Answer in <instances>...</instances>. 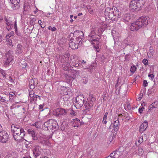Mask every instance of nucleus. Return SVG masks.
<instances>
[{
    "instance_id": "51",
    "label": "nucleus",
    "mask_w": 158,
    "mask_h": 158,
    "mask_svg": "<svg viewBox=\"0 0 158 158\" xmlns=\"http://www.w3.org/2000/svg\"><path fill=\"white\" fill-rule=\"evenodd\" d=\"M75 113L76 112L73 110H71L70 111V114L72 115L75 116L76 115Z\"/></svg>"
},
{
    "instance_id": "58",
    "label": "nucleus",
    "mask_w": 158,
    "mask_h": 158,
    "mask_svg": "<svg viewBox=\"0 0 158 158\" xmlns=\"http://www.w3.org/2000/svg\"><path fill=\"white\" fill-rule=\"evenodd\" d=\"M97 45H98V46H96H96H94V48H95V49H96V50H97V51L98 52H99V47L98 46V44H97Z\"/></svg>"
},
{
    "instance_id": "39",
    "label": "nucleus",
    "mask_w": 158,
    "mask_h": 158,
    "mask_svg": "<svg viewBox=\"0 0 158 158\" xmlns=\"http://www.w3.org/2000/svg\"><path fill=\"white\" fill-rule=\"evenodd\" d=\"M0 73L2 75L3 77H6V73L5 71L2 69H1Z\"/></svg>"
},
{
    "instance_id": "4",
    "label": "nucleus",
    "mask_w": 158,
    "mask_h": 158,
    "mask_svg": "<svg viewBox=\"0 0 158 158\" xmlns=\"http://www.w3.org/2000/svg\"><path fill=\"white\" fill-rule=\"evenodd\" d=\"M144 2L143 0H133L130 2L129 9L132 11H137L143 6Z\"/></svg>"
},
{
    "instance_id": "28",
    "label": "nucleus",
    "mask_w": 158,
    "mask_h": 158,
    "mask_svg": "<svg viewBox=\"0 0 158 158\" xmlns=\"http://www.w3.org/2000/svg\"><path fill=\"white\" fill-rule=\"evenodd\" d=\"M94 102L91 101L89 100H88V101L87 102V104L88 106H85V105H84V106H85V108H86V109H89V107H92L93 105H94Z\"/></svg>"
},
{
    "instance_id": "9",
    "label": "nucleus",
    "mask_w": 158,
    "mask_h": 158,
    "mask_svg": "<svg viewBox=\"0 0 158 158\" xmlns=\"http://www.w3.org/2000/svg\"><path fill=\"white\" fill-rule=\"evenodd\" d=\"M69 55L68 54H65L61 57L60 61L61 63L65 64L67 68H65L64 70H67L68 68L70 67V64L69 63Z\"/></svg>"
},
{
    "instance_id": "38",
    "label": "nucleus",
    "mask_w": 158,
    "mask_h": 158,
    "mask_svg": "<svg viewBox=\"0 0 158 158\" xmlns=\"http://www.w3.org/2000/svg\"><path fill=\"white\" fill-rule=\"evenodd\" d=\"M29 96L31 98H32L34 96V93L32 90H31L30 91L29 90Z\"/></svg>"
},
{
    "instance_id": "32",
    "label": "nucleus",
    "mask_w": 158,
    "mask_h": 158,
    "mask_svg": "<svg viewBox=\"0 0 158 158\" xmlns=\"http://www.w3.org/2000/svg\"><path fill=\"white\" fill-rule=\"evenodd\" d=\"M88 100L94 102L95 101L96 99L94 95L91 94L89 95V98H88Z\"/></svg>"
},
{
    "instance_id": "6",
    "label": "nucleus",
    "mask_w": 158,
    "mask_h": 158,
    "mask_svg": "<svg viewBox=\"0 0 158 158\" xmlns=\"http://www.w3.org/2000/svg\"><path fill=\"white\" fill-rule=\"evenodd\" d=\"M57 124V122L55 120L51 119L44 123V127L49 130L56 128Z\"/></svg>"
},
{
    "instance_id": "46",
    "label": "nucleus",
    "mask_w": 158,
    "mask_h": 158,
    "mask_svg": "<svg viewBox=\"0 0 158 158\" xmlns=\"http://www.w3.org/2000/svg\"><path fill=\"white\" fill-rule=\"evenodd\" d=\"M113 140V137L112 136H110L108 139V140L107 141V143H110Z\"/></svg>"
},
{
    "instance_id": "27",
    "label": "nucleus",
    "mask_w": 158,
    "mask_h": 158,
    "mask_svg": "<svg viewBox=\"0 0 158 158\" xmlns=\"http://www.w3.org/2000/svg\"><path fill=\"white\" fill-rule=\"evenodd\" d=\"M78 32H79L80 33H81L82 34V35H81L79 36L77 38H76L77 43H78L80 44V43L81 42L82 39L83 38L84 34L81 31H78Z\"/></svg>"
},
{
    "instance_id": "43",
    "label": "nucleus",
    "mask_w": 158,
    "mask_h": 158,
    "mask_svg": "<svg viewBox=\"0 0 158 158\" xmlns=\"http://www.w3.org/2000/svg\"><path fill=\"white\" fill-rule=\"evenodd\" d=\"M48 29L51 30L52 31H54L56 30V28L55 27H52L50 26L48 27Z\"/></svg>"
},
{
    "instance_id": "63",
    "label": "nucleus",
    "mask_w": 158,
    "mask_h": 158,
    "mask_svg": "<svg viewBox=\"0 0 158 158\" xmlns=\"http://www.w3.org/2000/svg\"><path fill=\"white\" fill-rule=\"evenodd\" d=\"M150 50H151V51H150V52L152 53H153V48H150Z\"/></svg>"
},
{
    "instance_id": "61",
    "label": "nucleus",
    "mask_w": 158,
    "mask_h": 158,
    "mask_svg": "<svg viewBox=\"0 0 158 158\" xmlns=\"http://www.w3.org/2000/svg\"><path fill=\"white\" fill-rule=\"evenodd\" d=\"M73 43V39H70V40H69V46L70 45V44H71V43Z\"/></svg>"
},
{
    "instance_id": "55",
    "label": "nucleus",
    "mask_w": 158,
    "mask_h": 158,
    "mask_svg": "<svg viewBox=\"0 0 158 158\" xmlns=\"http://www.w3.org/2000/svg\"><path fill=\"white\" fill-rule=\"evenodd\" d=\"M8 34L11 37L14 35V31H12L10 32L9 34Z\"/></svg>"
},
{
    "instance_id": "59",
    "label": "nucleus",
    "mask_w": 158,
    "mask_h": 158,
    "mask_svg": "<svg viewBox=\"0 0 158 158\" xmlns=\"http://www.w3.org/2000/svg\"><path fill=\"white\" fill-rule=\"evenodd\" d=\"M44 106L42 105H40L39 106V109H42L43 108Z\"/></svg>"
},
{
    "instance_id": "35",
    "label": "nucleus",
    "mask_w": 158,
    "mask_h": 158,
    "mask_svg": "<svg viewBox=\"0 0 158 158\" xmlns=\"http://www.w3.org/2000/svg\"><path fill=\"white\" fill-rule=\"evenodd\" d=\"M27 66V63H24L23 64H22L21 65V67L22 68V69H23V71H26V67Z\"/></svg>"
},
{
    "instance_id": "50",
    "label": "nucleus",
    "mask_w": 158,
    "mask_h": 158,
    "mask_svg": "<svg viewBox=\"0 0 158 158\" xmlns=\"http://www.w3.org/2000/svg\"><path fill=\"white\" fill-rule=\"evenodd\" d=\"M87 9L90 13H91V14L93 13V10L92 8H91L89 7V8L88 7Z\"/></svg>"
},
{
    "instance_id": "57",
    "label": "nucleus",
    "mask_w": 158,
    "mask_h": 158,
    "mask_svg": "<svg viewBox=\"0 0 158 158\" xmlns=\"http://www.w3.org/2000/svg\"><path fill=\"white\" fill-rule=\"evenodd\" d=\"M10 37V36L8 34L7 35L6 37V40H10L9 38Z\"/></svg>"
},
{
    "instance_id": "18",
    "label": "nucleus",
    "mask_w": 158,
    "mask_h": 158,
    "mask_svg": "<svg viewBox=\"0 0 158 158\" xmlns=\"http://www.w3.org/2000/svg\"><path fill=\"white\" fill-rule=\"evenodd\" d=\"M30 88L31 89H33L35 88V85L37 84L36 78L31 79L29 81Z\"/></svg>"
},
{
    "instance_id": "5",
    "label": "nucleus",
    "mask_w": 158,
    "mask_h": 158,
    "mask_svg": "<svg viewBox=\"0 0 158 158\" xmlns=\"http://www.w3.org/2000/svg\"><path fill=\"white\" fill-rule=\"evenodd\" d=\"M118 10L114 11L111 8L107 7L105 11V15L106 17L111 19H114V17L116 16L117 13H118Z\"/></svg>"
},
{
    "instance_id": "14",
    "label": "nucleus",
    "mask_w": 158,
    "mask_h": 158,
    "mask_svg": "<svg viewBox=\"0 0 158 158\" xmlns=\"http://www.w3.org/2000/svg\"><path fill=\"white\" fill-rule=\"evenodd\" d=\"M112 124H111L112 125ZM119 121L118 118H115L114 120V123L113 126L114 127V129L115 131H117L119 127Z\"/></svg>"
},
{
    "instance_id": "2",
    "label": "nucleus",
    "mask_w": 158,
    "mask_h": 158,
    "mask_svg": "<svg viewBox=\"0 0 158 158\" xmlns=\"http://www.w3.org/2000/svg\"><path fill=\"white\" fill-rule=\"evenodd\" d=\"M150 18L146 16L140 17L137 21L131 23L130 29L132 31H136L142 27H145L148 23Z\"/></svg>"
},
{
    "instance_id": "25",
    "label": "nucleus",
    "mask_w": 158,
    "mask_h": 158,
    "mask_svg": "<svg viewBox=\"0 0 158 158\" xmlns=\"http://www.w3.org/2000/svg\"><path fill=\"white\" fill-rule=\"evenodd\" d=\"M38 139L37 140H38L39 141L42 143H45L46 140V139L45 138V136L41 135V136H40V137H38Z\"/></svg>"
},
{
    "instance_id": "10",
    "label": "nucleus",
    "mask_w": 158,
    "mask_h": 158,
    "mask_svg": "<svg viewBox=\"0 0 158 158\" xmlns=\"http://www.w3.org/2000/svg\"><path fill=\"white\" fill-rule=\"evenodd\" d=\"M9 136L8 133L5 131H0V141L2 143H5L9 139Z\"/></svg>"
},
{
    "instance_id": "29",
    "label": "nucleus",
    "mask_w": 158,
    "mask_h": 158,
    "mask_svg": "<svg viewBox=\"0 0 158 158\" xmlns=\"http://www.w3.org/2000/svg\"><path fill=\"white\" fill-rule=\"evenodd\" d=\"M77 44V42L76 43L73 42V43L70 44L69 47L73 49H77L78 48Z\"/></svg>"
},
{
    "instance_id": "26",
    "label": "nucleus",
    "mask_w": 158,
    "mask_h": 158,
    "mask_svg": "<svg viewBox=\"0 0 158 158\" xmlns=\"http://www.w3.org/2000/svg\"><path fill=\"white\" fill-rule=\"evenodd\" d=\"M157 102H153L151 105H150L148 107V109L149 110H152L154 109L157 108V104H156Z\"/></svg>"
},
{
    "instance_id": "60",
    "label": "nucleus",
    "mask_w": 158,
    "mask_h": 158,
    "mask_svg": "<svg viewBox=\"0 0 158 158\" xmlns=\"http://www.w3.org/2000/svg\"><path fill=\"white\" fill-rule=\"evenodd\" d=\"M15 31H17V24H16V22H15Z\"/></svg>"
},
{
    "instance_id": "22",
    "label": "nucleus",
    "mask_w": 158,
    "mask_h": 158,
    "mask_svg": "<svg viewBox=\"0 0 158 158\" xmlns=\"http://www.w3.org/2000/svg\"><path fill=\"white\" fill-rule=\"evenodd\" d=\"M5 20L6 22V28L8 31H9L12 28L13 25L12 23V22H11L10 20L7 18H6Z\"/></svg>"
},
{
    "instance_id": "62",
    "label": "nucleus",
    "mask_w": 158,
    "mask_h": 158,
    "mask_svg": "<svg viewBox=\"0 0 158 158\" xmlns=\"http://www.w3.org/2000/svg\"><path fill=\"white\" fill-rule=\"evenodd\" d=\"M38 23L41 26V24L42 23V21L41 20H39L38 21Z\"/></svg>"
},
{
    "instance_id": "49",
    "label": "nucleus",
    "mask_w": 158,
    "mask_h": 158,
    "mask_svg": "<svg viewBox=\"0 0 158 158\" xmlns=\"http://www.w3.org/2000/svg\"><path fill=\"white\" fill-rule=\"evenodd\" d=\"M144 109V108L143 107H140L139 109V113L140 114H141Z\"/></svg>"
},
{
    "instance_id": "3",
    "label": "nucleus",
    "mask_w": 158,
    "mask_h": 158,
    "mask_svg": "<svg viewBox=\"0 0 158 158\" xmlns=\"http://www.w3.org/2000/svg\"><path fill=\"white\" fill-rule=\"evenodd\" d=\"M11 130L13 133V137L16 141H19L23 138L25 132L23 129L19 127L18 126L12 124Z\"/></svg>"
},
{
    "instance_id": "53",
    "label": "nucleus",
    "mask_w": 158,
    "mask_h": 158,
    "mask_svg": "<svg viewBox=\"0 0 158 158\" xmlns=\"http://www.w3.org/2000/svg\"><path fill=\"white\" fill-rule=\"evenodd\" d=\"M8 80L11 83H13L14 82V79L11 77H9Z\"/></svg>"
},
{
    "instance_id": "15",
    "label": "nucleus",
    "mask_w": 158,
    "mask_h": 158,
    "mask_svg": "<svg viewBox=\"0 0 158 158\" xmlns=\"http://www.w3.org/2000/svg\"><path fill=\"white\" fill-rule=\"evenodd\" d=\"M71 123L74 127H78L82 124L80 122V120L77 118L73 119L71 121Z\"/></svg>"
},
{
    "instance_id": "17",
    "label": "nucleus",
    "mask_w": 158,
    "mask_h": 158,
    "mask_svg": "<svg viewBox=\"0 0 158 158\" xmlns=\"http://www.w3.org/2000/svg\"><path fill=\"white\" fill-rule=\"evenodd\" d=\"M148 124L147 121H145L140 126L139 131L140 132H143L145 130L147 127Z\"/></svg>"
},
{
    "instance_id": "24",
    "label": "nucleus",
    "mask_w": 158,
    "mask_h": 158,
    "mask_svg": "<svg viewBox=\"0 0 158 158\" xmlns=\"http://www.w3.org/2000/svg\"><path fill=\"white\" fill-rule=\"evenodd\" d=\"M0 102L8 103V102H9L8 96L4 97L0 96Z\"/></svg>"
},
{
    "instance_id": "31",
    "label": "nucleus",
    "mask_w": 158,
    "mask_h": 158,
    "mask_svg": "<svg viewBox=\"0 0 158 158\" xmlns=\"http://www.w3.org/2000/svg\"><path fill=\"white\" fill-rule=\"evenodd\" d=\"M108 114V112H106L105 113V114L103 116V120H102V123L103 124H106L107 123V122L106 121V119H107V116Z\"/></svg>"
},
{
    "instance_id": "64",
    "label": "nucleus",
    "mask_w": 158,
    "mask_h": 158,
    "mask_svg": "<svg viewBox=\"0 0 158 158\" xmlns=\"http://www.w3.org/2000/svg\"><path fill=\"white\" fill-rule=\"evenodd\" d=\"M33 125L34 126H35L36 128L38 127V126L37 125V123H35L34 124H33Z\"/></svg>"
},
{
    "instance_id": "30",
    "label": "nucleus",
    "mask_w": 158,
    "mask_h": 158,
    "mask_svg": "<svg viewBox=\"0 0 158 158\" xmlns=\"http://www.w3.org/2000/svg\"><path fill=\"white\" fill-rule=\"evenodd\" d=\"M15 96V94L13 92L10 93L9 94V96H8L9 101H12Z\"/></svg>"
},
{
    "instance_id": "37",
    "label": "nucleus",
    "mask_w": 158,
    "mask_h": 158,
    "mask_svg": "<svg viewBox=\"0 0 158 158\" xmlns=\"http://www.w3.org/2000/svg\"><path fill=\"white\" fill-rule=\"evenodd\" d=\"M136 68L135 65L132 66L131 68L130 71L131 73H134L136 70Z\"/></svg>"
},
{
    "instance_id": "45",
    "label": "nucleus",
    "mask_w": 158,
    "mask_h": 158,
    "mask_svg": "<svg viewBox=\"0 0 158 158\" xmlns=\"http://www.w3.org/2000/svg\"><path fill=\"white\" fill-rule=\"evenodd\" d=\"M7 44L8 45L13 46V45L12 44V40L11 39H10L8 40H7Z\"/></svg>"
},
{
    "instance_id": "20",
    "label": "nucleus",
    "mask_w": 158,
    "mask_h": 158,
    "mask_svg": "<svg viewBox=\"0 0 158 158\" xmlns=\"http://www.w3.org/2000/svg\"><path fill=\"white\" fill-rule=\"evenodd\" d=\"M27 132H28L29 135L31 136L32 139L34 140H36L38 139V137L35 135V131L31 129H28Z\"/></svg>"
},
{
    "instance_id": "42",
    "label": "nucleus",
    "mask_w": 158,
    "mask_h": 158,
    "mask_svg": "<svg viewBox=\"0 0 158 158\" xmlns=\"http://www.w3.org/2000/svg\"><path fill=\"white\" fill-rule=\"evenodd\" d=\"M75 60L74 58H73V59H71V61L70 63H69V64H71V65H70V66H73L74 64H76L75 62Z\"/></svg>"
},
{
    "instance_id": "56",
    "label": "nucleus",
    "mask_w": 158,
    "mask_h": 158,
    "mask_svg": "<svg viewBox=\"0 0 158 158\" xmlns=\"http://www.w3.org/2000/svg\"><path fill=\"white\" fill-rule=\"evenodd\" d=\"M79 66V64H78V63H76L75 64H74L73 66H74L75 67L77 68V69H78Z\"/></svg>"
},
{
    "instance_id": "11",
    "label": "nucleus",
    "mask_w": 158,
    "mask_h": 158,
    "mask_svg": "<svg viewBox=\"0 0 158 158\" xmlns=\"http://www.w3.org/2000/svg\"><path fill=\"white\" fill-rule=\"evenodd\" d=\"M67 112L65 109L63 108H57L53 110V114L57 117H60L61 115H65Z\"/></svg>"
},
{
    "instance_id": "40",
    "label": "nucleus",
    "mask_w": 158,
    "mask_h": 158,
    "mask_svg": "<svg viewBox=\"0 0 158 158\" xmlns=\"http://www.w3.org/2000/svg\"><path fill=\"white\" fill-rule=\"evenodd\" d=\"M155 91L154 89H153L152 87L150 89H149L148 91V95L151 94L153 92Z\"/></svg>"
},
{
    "instance_id": "7",
    "label": "nucleus",
    "mask_w": 158,
    "mask_h": 158,
    "mask_svg": "<svg viewBox=\"0 0 158 158\" xmlns=\"http://www.w3.org/2000/svg\"><path fill=\"white\" fill-rule=\"evenodd\" d=\"M75 106L77 109H79L83 105L84 103V98L82 95L77 96L75 99Z\"/></svg>"
},
{
    "instance_id": "36",
    "label": "nucleus",
    "mask_w": 158,
    "mask_h": 158,
    "mask_svg": "<svg viewBox=\"0 0 158 158\" xmlns=\"http://www.w3.org/2000/svg\"><path fill=\"white\" fill-rule=\"evenodd\" d=\"M138 143V145L142 143L143 141V137L142 136H140L138 138V139L137 140Z\"/></svg>"
},
{
    "instance_id": "41",
    "label": "nucleus",
    "mask_w": 158,
    "mask_h": 158,
    "mask_svg": "<svg viewBox=\"0 0 158 158\" xmlns=\"http://www.w3.org/2000/svg\"><path fill=\"white\" fill-rule=\"evenodd\" d=\"M29 99L30 101V102L31 103H33V102L34 101H36V98L34 96L32 98L30 97V98H29Z\"/></svg>"
},
{
    "instance_id": "16",
    "label": "nucleus",
    "mask_w": 158,
    "mask_h": 158,
    "mask_svg": "<svg viewBox=\"0 0 158 158\" xmlns=\"http://www.w3.org/2000/svg\"><path fill=\"white\" fill-rule=\"evenodd\" d=\"M10 2L13 6H12L13 9H16L19 7L18 4L19 3L20 0H9Z\"/></svg>"
},
{
    "instance_id": "12",
    "label": "nucleus",
    "mask_w": 158,
    "mask_h": 158,
    "mask_svg": "<svg viewBox=\"0 0 158 158\" xmlns=\"http://www.w3.org/2000/svg\"><path fill=\"white\" fill-rule=\"evenodd\" d=\"M42 151L41 148L39 146H34L33 149V154L34 157H37L40 155L42 153Z\"/></svg>"
},
{
    "instance_id": "52",
    "label": "nucleus",
    "mask_w": 158,
    "mask_h": 158,
    "mask_svg": "<svg viewBox=\"0 0 158 158\" xmlns=\"http://www.w3.org/2000/svg\"><path fill=\"white\" fill-rule=\"evenodd\" d=\"M143 84L144 87H145L148 85V82L146 80H144L143 82Z\"/></svg>"
},
{
    "instance_id": "19",
    "label": "nucleus",
    "mask_w": 158,
    "mask_h": 158,
    "mask_svg": "<svg viewBox=\"0 0 158 158\" xmlns=\"http://www.w3.org/2000/svg\"><path fill=\"white\" fill-rule=\"evenodd\" d=\"M23 52V46L20 44H18L15 50V54L17 55H19L22 53Z\"/></svg>"
},
{
    "instance_id": "33",
    "label": "nucleus",
    "mask_w": 158,
    "mask_h": 158,
    "mask_svg": "<svg viewBox=\"0 0 158 158\" xmlns=\"http://www.w3.org/2000/svg\"><path fill=\"white\" fill-rule=\"evenodd\" d=\"M66 79L68 82H70L73 80V78L71 76L67 75L66 76Z\"/></svg>"
},
{
    "instance_id": "1",
    "label": "nucleus",
    "mask_w": 158,
    "mask_h": 158,
    "mask_svg": "<svg viewBox=\"0 0 158 158\" xmlns=\"http://www.w3.org/2000/svg\"><path fill=\"white\" fill-rule=\"evenodd\" d=\"M102 32V29L101 28L93 29L88 35L87 39L92 44H95L96 43V44L99 45V43H101L100 37Z\"/></svg>"
},
{
    "instance_id": "47",
    "label": "nucleus",
    "mask_w": 158,
    "mask_h": 158,
    "mask_svg": "<svg viewBox=\"0 0 158 158\" xmlns=\"http://www.w3.org/2000/svg\"><path fill=\"white\" fill-rule=\"evenodd\" d=\"M148 77L151 80H152L154 78V76L152 74H149L148 75Z\"/></svg>"
},
{
    "instance_id": "48",
    "label": "nucleus",
    "mask_w": 158,
    "mask_h": 158,
    "mask_svg": "<svg viewBox=\"0 0 158 158\" xmlns=\"http://www.w3.org/2000/svg\"><path fill=\"white\" fill-rule=\"evenodd\" d=\"M116 32L114 30H112V35L113 37V39L114 40V38H115L116 35H115V33Z\"/></svg>"
},
{
    "instance_id": "54",
    "label": "nucleus",
    "mask_w": 158,
    "mask_h": 158,
    "mask_svg": "<svg viewBox=\"0 0 158 158\" xmlns=\"http://www.w3.org/2000/svg\"><path fill=\"white\" fill-rule=\"evenodd\" d=\"M142 97H143V94H142V95L140 94L139 95V97L137 99V100L138 101L140 100L141 99Z\"/></svg>"
},
{
    "instance_id": "8",
    "label": "nucleus",
    "mask_w": 158,
    "mask_h": 158,
    "mask_svg": "<svg viewBox=\"0 0 158 158\" xmlns=\"http://www.w3.org/2000/svg\"><path fill=\"white\" fill-rule=\"evenodd\" d=\"M14 56L13 52L10 50L6 54V58L4 60V64L9 65L14 60Z\"/></svg>"
},
{
    "instance_id": "23",
    "label": "nucleus",
    "mask_w": 158,
    "mask_h": 158,
    "mask_svg": "<svg viewBox=\"0 0 158 158\" xmlns=\"http://www.w3.org/2000/svg\"><path fill=\"white\" fill-rule=\"evenodd\" d=\"M131 17L129 14H126L123 15L122 19V21L126 23L128 22L131 19Z\"/></svg>"
},
{
    "instance_id": "21",
    "label": "nucleus",
    "mask_w": 158,
    "mask_h": 158,
    "mask_svg": "<svg viewBox=\"0 0 158 158\" xmlns=\"http://www.w3.org/2000/svg\"><path fill=\"white\" fill-rule=\"evenodd\" d=\"M112 158H119L121 155L120 152L118 150H116L110 154Z\"/></svg>"
},
{
    "instance_id": "44",
    "label": "nucleus",
    "mask_w": 158,
    "mask_h": 158,
    "mask_svg": "<svg viewBox=\"0 0 158 158\" xmlns=\"http://www.w3.org/2000/svg\"><path fill=\"white\" fill-rule=\"evenodd\" d=\"M142 62L145 65H147L148 64V60L146 59H144L143 60Z\"/></svg>"
},
{
    "instance_id": "34",
    "label": "nucleus",
    "mask_w": 158,
    "mask_h": 158,
    "mask_svg": "<svg viewBox=\"0 0 158 158\" xmlns=\"http://www.w3.org/2000/svg\"><path fill=\"white\" fill-rule=\"evenodd\" d=\"M5 158H16V157L14 156V153H12L6 155Z\"/></svg>"
},
{
    "instance_id": "13",
    "label": "nucleus",
    "mask_w": 158,
    "mask_h": 158,
    "mask_svg": "<svg viewBox=\"0 0 158 158\" xmlns=\"http://www.w3.org/2000/svg\"><path fill=\"white\" fill-rule=\"evenodd\" d=\"M64 88L65 89L64 92V95L63 97V99L64 101H68L70 98L71 93L69 92H68V90H69V89L66 88Z\"/></svg>"
}]
</instances>
